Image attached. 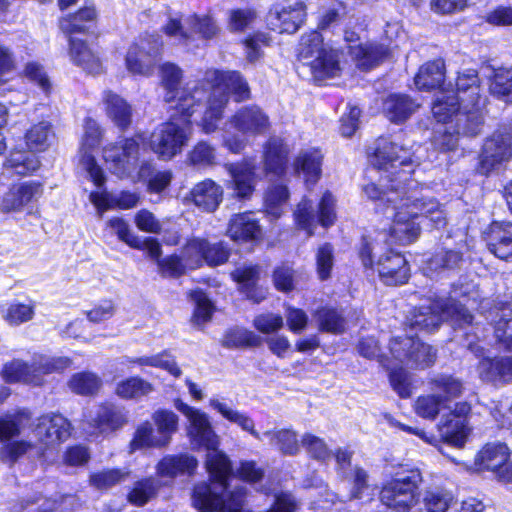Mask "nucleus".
<instances>
[{
  "label": "nucleus",
  "mask_w": 512,
  "mask_h": 512,
  "mask_svg": "<svg viewBox=\"0 0 512 512\" xmlns=\"http://www.w3.org/2000/svg\"><path fill=\"white\" fill-rule=\"evenodd\" d=\"M188 419L187 435L193 449L207 451L205 466L209 481L195 485L193 506L202 512H251L244 509L247 489L238 486L227 492L232 466L227 455L218 449L220 438L209 416L199 409L181 403L177 407Z\"/></svg>",
  "instance_id": "obj_1"
},
{
  "label": "nucleus",
  "mask_w": 512,
  "mask_h": 512,
  "mask_svg": "<svg viewBox=\"0 0 512 512\" xmlns=\"http://www.w3.org/2000/svg\"><path fill=\"white\" fill-rule=\"evenodd\" d=\"M372 165L385 175L381 177L380 185L374 183L363 187L364 194L376 202V210L383 209L395 202L403 192L410 189L411 178L415 167L419 164L412 147L398 137L379 138L370 156Z\"/></svg>",
  "instance_id": "obj_2"
},
{
  "label": "nucleus",
  "mask_w": 512,
  "mask_h": 512,
  "mask_svg": "<svg viewBox=\"0 0 512 512\" xmlns=\"http://www.w3.org/2000/svg\"><path fill=\"white\" fill-rule=\"evenodd\" d=\"M359 353L366 358H379V361L390 370V382L393 389L402 398L411 394L407 374L402 366L409 368H426L434 363V349L413 337H395L390 341L389 350L392 360L379 355L378 342L373 338H363L358 345Z\"/></svg>",
  "instance_id": "obj_3"
},
{
  "label": "nucleus",
  "mask_w": 512,
  "mask_h": 512,
  "mask_svg": "<svg viewBox=\"0 0 512 512\" xmlns=\"http://www.w3.org/2000/svg\"><path fill=\"white\" fill-rule=\"evenodd\" d=\"M410 189L395 202L381 211L387 219H392L390 237L401 245H407L417 239L420 233L416 219L422 215L439 229L446 225V213L433 198H426L419 189L418 182H411Z\"/></svg>",
  "instance_id": "obj_4"
},
{
  "label": "nucleus",
  "mask_w": 512,
  "mask_h": 512,
  "mask_svg": "<svg viewBox=\"0 0 512 512\" xmlns=\"http://www.w3.org/2000/svg\"><path fill=\"white\" fill-rule=\"evenodd\" d=\"M146 149V138L138 134L133 138H127L119 145H111L104 149V159L110 171L118 177H133L148 179V189L151 192L160 193L166 189L172 175L168 171L152 174V163L141 158Z\"/></svg>",
  "instance_id": "obj_5"
},
{
  "label": "nucleus",
  "mask_w": 512,
  "mask_h": 512,
  "mask_svg": "<svg viewBox=\"0 0 512 512\" xmlns=\"http://www.w3.org/2000/svg\"><path fill=\"white\" fill-rule=\"evenodd\" d=\"M204 82L207 84L210 94L200 125L205 133H212L222 119L229 95L233 94L236 101H243L250 97V90L248 83L236 71L222 72L209 69L205 72Z\"/></svg>",
  "instance_id": "obj_6"
},
{
  "label": "nucleus",
  "mask_w": 512,
  "mask_h": 512,
  "mask_svg": "<svg viewBox=\"0 0 512 512\" xmlns=\"http://www.w3.org/2000/svg\"><path fill=\"white\" fill-rule=\"evenodd\" d=\"M480 80L474 69H466L458 74L456 97L461 102L458 114L459 131L467 135H478L483 126L485 99L480 95Z\"/></svg>",
  "instance_id": "obj_7"
},
{
  "label": "nucleus",
  "mask_w": 512,
  "mask_h": 512,
  "mask_svg": "<svg viewBox=\"0 0 512 512\" xmlns=\"http://www.w3.org/2000/svg\"><path fill=\"white\" fill-rule=\"evenodd\" d=\"M195 111L189 110L187 114L175 110L169 121L159 125L150 135V149L165 160L180 153L192 134L190 118Z\"/></svg>",
  "instance_id": "obj_8"
},
{
  "label": "nucleus",
  "mask_w": 512,
  "mask_h": 512,
  "mask_svg": "<svg viewBox=\"0 0 512 512\" xmlns=\"http://www.w3.org/2000/svg\"><path fill=\"white\" fill-rule=\"evenodd\" d=\"M299 56L310 66L313 77L322 81L340 74V52L323 42L318 31H312L301 38Z\"/></svg>",
  "instance_id": "obj_9"
},
{
  "label": "nucleus",
  "mask_w": 512,
  "mask_h": 512,
  "mask_svg": "<svg viewBox=\"0 0 512 512\" xmlns=\"http://www.w3.org/2000/svg\"><path fill=\"white\" fill-rule=\"evenodd\" d=\"M449 320L452 325L464 327L472 323V314L452 298L437 299L429 306H421L410 320L413 328L426 332L436 330L442 321Z\"/></svg>",
  "instance_id": "obj_10"
},
{
  "label": "nucleus",
  "mask_w": 512,
  "mask_h": 512,
  "mask_svg": "<svg viewBox=\"0 0 512 512\" xmlns=\"http://www.w3.org/2000/svg\"><path fill=\"white\" fill-rule=\"evenodd\" d=\"M182 77V70L176 64L167 62L160 66L161 85L166 91L165 101L175 103L173 107L176 111L189 114V110L201 106L207 91L198 85L179 89Z\"/></svg>",
  "instance_id": "obj_11"
},
{
  "label": "nucleus",
  "mask_w": 512,
  "mask_h": 512,
  "mask_svg": "<svg viewBox=\"0 0 512 512\" xmlns=\"http://www.w3.org/2000/svg\"><path fill=\"white\" fill-rule=\"evenodd\" d=\"M70 364L71 360L67 357L39 355L33 359L31 365L22 360L14 359L4 365L2 377L8 383L25 382L39 385L43 375L62 371Z\"/></svg>",
  "instance_id": "obj_12"
},
{
  "label": "nucleus",
  "mask_w": 512,
  "mask_h": 512,
  "mask_svg": "<svg viewBox=\"0 0 512 512\" xmlns=\"http://www.w3.org/2000/svg\"><path fill=\"white\" fill-rule=\"evenodd\" d=\"M162 30L175 44L185 46L193 42L194 35H198L201 39L209 40L215 38L220 32V28L215 20L207 15H190L184 20L177 15H170Z\"/></svg>",
  "instance_id": "obj_13"
},
{
  "label": "nucleus",
  "mask_w": 512,
  "mask_h": 512,
  "mask_svg": "<svg viewBox=\"0 0 512 512\" xmlns=\"http://www.w3.org/2000/svg\"><path fill=\"white\" fill-rule=\"evenodd\" d=\"M163 42L158 34L141 35L126 55V67L132 74L150 76L160 59Z\"/></svg>",
  "instance_id": "obj_14"
},
{
  "label": "nucleus",
  "mask_w": 512,
  "mask_h": 512,
  "mask_svg": "<svg viewBox=\"0 0 512 512\" xmlns=\"http://www.w3.org/2000/svg\"><path fill=\"white\" fill-rule=\"evenodd\" d=\"M512 158V128L499 129L486 139L480 155L477 171L489 175L498 171Z\"/></svg>",
  "instance_id": "obj_15"
},
{
  "label": "nucleus",
  "mask_w": 512,
  "mask_h": 512,
  "mask_svg": "<svg viewBox=\"0 0 512 512\" xmlns=\"http://www.w3.org/2000/svg\"><path fill=\"white\" fill-rule=\"evenodd\" d=\"M101 139V129L98 123L87 118L84 123V135L81 143L82 157L81 162L85 167L89 177L96 186L101 187L105 182L102 169L96 164L91 152L98 147Z\"/></svg>",
  "instance_id": "obj_16"
},
{
  "label": "nucleus",
  "mask_w": 512,
  "mask_h": 512,
  "mask_svg": "<svg viewBox=\"0 0 512 512\" xmlns=\"http://www.w3.org/2000/svg\"><path fill=\"white\" fill-rule=\"evenodd\" d=\"M228 125L242 136L254 137L266 133L270 128L268 115L258 106L239 109L228 121Z\"/></svg>",
  "instance_id": "obj_17"
},
{
  "label": "nucleus",
  "mask_w": 512,
  "mask_h": 512,
  "mask_svg": "<svg viewBox=\"0 0 512 512\" xmlns=\"http://www.w3.org/2000/svg\"><path fill=\"white\" fill-rule=\"evenodd\" d=\"M306 17L305 5L295 2L288 6L274 7L267 15V25L271 30L279 33H295Z\"/></svg>",
  "instance_id": "obj_18"
},
{
  "label": "nucleus",
  "mask_w": 512,
  "mask_h": 512,
  "mask_svg": "<svg viewBox=\"0 0 512 512\" xmlns=\"http://www.w3.org/2000/svg\"><path fill=\"white\" fill-rule=\"evenodd\" d=\"M35 436L46 446L66 441L71 435L70 422L60 414H45L38 418Z\"/></svg>",
  "instance_id": "obj_19"
},
{
  "label": "nucleus",
  "mask_w": 512,
  "mask_h": 512,
  "mask_svg": "<svg viewBox=\"0 0 512 512\" xmlns=\"http://www.w3.org/2000/svg\"><path fill=\"white\" fill-rule=\"evenodd\" d=\"M231 177L229 188L239 199H248L254 192L256 185L255 164L253 161L244 160L237 163H229L225 166Z\"/></svg>",
  "instance_id": "obj_20"
},
{
  "label": "nucleus",
  "mask_w": 512,
  "mask_h": 512,
  "mask_svg": "<svg viewBox=\"0 0 512 512\" xmlns=\"http://www.w3.org/2000/svg\"><path fill=\"white\" fill-rule=\"evenodd\" d=\"M376 267L380 278L386 285L404 284L409 278V267L406 259L400 253L392 250L379 256Z\"/></svg>",
  "instance_id": "obj_21"
},
{
  "label": "nucleus",
  "mask_w": 512,
  "mask_h": 512,
  "mask_svg": "<svg viewBox=\"0 0 512 512\" xmlns=\"http://www.w3.org/2000/svg\"><path fill=\"white\" fill-rule=\"evenodd\" d=\"M127 423L125 411L114 405H102L97 408L95 416L88 422L86 432L90 435L110 433L122 428Z\"/></svg>",
  "instance_id": "obj_22"
},
{
  "label": "nucleus",
  "mask_w": 512,
  "mask_h": 512,
  "mask_svg": "<svg viewBox=\"0 0 512 512\" xmlns=\"http://www.w3.org/2000/svg\"><path fill=\"white\" fill-rule=\"evenodd\" d=\"M488 250L497 258L512 261V223L493 222L486 232Z\"/></svg>",
  "instance_id": "obj_23"
},
{
  "label": "nucleus",
  "mask_w": 512,
  "mask_h": 512,
  "mask_svg": "<svg viewBox=\"0 0 512 512\" xmlns=\"http://www.w3.org/2000/svg\"><path fill=\"white\" fill-rule=\"evenodd\" d=\"M42 186L38 182L28 181L13 185L4 195L1 207L5 211H19L42 195Z\"/></svg>",
  "instance_id": "obj_24"
},
{
  "label": "nucleus",
  "mask_w": 512,
  "mask_h": 512,
  "mask_svg": "<svg viewBox=\"0 0 512 512\" xmlns=\"http://www.w3.org/2000/svg\"><path fill=\"white\" fill-rule=\"evenodd\" d=\"M289 151L281 138H269L263 151V166L267 175L282 176L285 173Z\"/></svg>",
  "instance_id": "obj_25"
},
{
  "label": "nucleus",
  "mask_w": 512,
  "mask_h": 512,
  "mask_svg": "<svg viewBox=\"0 0 512 512\" xmlns=\"http://www.w3.org/2000/svg\"><path fill=\"white\" fill-rule=\"evenodd\" d=\"M477 370L485 382L509 383L512 381V357L483 358Z\"/></svg>",
  "instance_id": "obj_26"
},
{
  "label": "nucleus",
  "mask_w": 512,
  "mask_h": 512,
  "mask_svg": "<svg viewBox=\"0 0 512 512\" xmlns=\"http://www.w3.org/2000/svg\"><path fill=\"white\" fill-rule=\"evenodd\" d=\"M227 234L235 241H257L262 237V230L251 212L234 215L228 225Z\"/></svg>",
  "instance_id": "obj_27"
},
{
  "label": "nucleus",
  "mask_w": 512,
  "mask_h": 512,
  "mask_svg": "<svg viewBox=\"0 0 512 512\" xmlns=\"http://www.w3.org/2000/svg\"><path fill=\"white\" fill-rule=\"evenodd\" d=\"M102 101L108 118L119 129L125 130L131 125L132 108L124 98L111 90H105Z\"/></svg>",
  "instance_id": "obj_28"
},
{
  "label": "nucleus",
  "mask_w": 512,
  "mask_h": 512,
  "mask_svg": "<svg viewBox=\"0 0 512 512\" xmlns=\"http://www.w3.org/2000/svg\"><path fill=\"white\" fill-rule=\"evenodd\" d=\"M322 154L317 149H305L300 151L293 162V168L297 175H302L306 185H314L320 178Z\"/></svg>",
  "instance_id": "obj_29"
},
{
  "label": "nucleus",
  "mask_w": 512,
  "mask_h": 512,
  "mask_svg": "<svg viewBox=\"0 0 512 512\" xmlns=\"http://www.w3.org/2000/svg\"><path fill=\"white\" fill-rule=\"evenodd\" d=\"M394 47L385 43L367 42L352 48V54L357 61V65L364 70H368L387 59Z\"/></svg>",
  "instance_id": "obj_30"
},
{
  "label": "nucleus",
  "mask_w": 512,
  "mask_h": 512,
  "mask_svg": "<svg viewBox=\"0 0 512 512\" xmlns=\"http://www.w3.org/2000/svg\"><path fill=\"white\" fill-rule=\"evenodd\" d=\"M193 203L201 210L213 212L217 209L223 198V189L210 179H206L191 191Z\"/></svg>",
  "instance_id": "obj_31"
},
{
  "label": "nucleus",
  "mask_w": 512,
  "mask_h": 512,
  "mask_svg": "<svg viewBox=\"0 0 512 512\" xmlns=\"http://www.w3.org/2000/svg\"><path fill=\"white\" fill-rule=\"evenodd\" d=\"M410 96L405 94H391L383 103V111L386 117L396 124L405 122L419 108Z\"/></svg>",
  "instance_id": "obj_32"
},
{
  "label": "nucleus",
  "mask_w": 512,
  "mask_h": 512,
  "mask_svg": "<svg viewBox=\"0 0 512 512\" xmlns=\"http://www.w3.org/2000/svg\"><path fill=\"white\" fill-rule=\"evenodd\" d=\"M508 457L509 449L506 444L488 443L477 454L475 465L480 471L488 470L498 474Z\"/></svg>",
  "instance_id": "obj_33"
},
{
  "label": "nucleus",
  "mask_w": 512,
  "mask_h": 512,
  "mask_svg": "<svg viewBox=\"0 0 512 512\" xmlns=\"http://www.w3.org/2000/svg\"><path fill=\"white\" fill-rule=\"evenodd\" d=\"M90 201L101 211L113 208L131 209L139 203V195L128 191H122L117 194L108 192H92L89 196Z\"/></svg>",
  "instance_id": "obj_34"
},
{
  "label": "nucleus",
  "mask_w": 512,
  "mask_h": 512,
  "mask_svg": "<svg viewBox=\"0 0 512 512\" xmlns=\"http://www.w3.org/2000/svg\"><path fill=\"white\" fill-rule=\"evenodd\" d=\"M259 275L260 267L252 264L240 266L231 273L233 280L241 285L246 296L256 303L261 302L266 295L263 289L256 287Z\"/></svg>",
  "instance_id": "obj_35"
},
{
  "label": "nucleus",
  "mask_w": 512,
  "mask_h": 512,
  "mask_svg": "<svg viewBox=\"0 0 512 512\" xmlns=\"http://www.w3.org/2000/svg\"><path fill=\"white\" fill-rule=\"evenodd\" d=\"M209 405L212 409L217 411L223 418L237 425L243 431L248 432L255 439H262L261 435L255 429L254 420L247 413L232 408L227 403L221 401L217 397H212L209 400Z\"/></svg>",
  "instance_id": "obj_36"
},
{
  "label": "nucleus",
  "mask_w": 512,
  "mask_h": 512,
  "mask_svg": "<svg viewBox=\"0 0 512 512\" xmlns=\"http://www.w3.org/2000/svg\"><path fill=\"white\" fill-rule=\"evenodd\" d=\"M69 46V55L74 64L90 74H99L102 71L100 59L91 51L85 42L71 37L69 39Z\"/></svg>",
  "instance_id": "obj_37"
},
{
  "label": "nucleus",
  "mask_w": 512,
  "mask_h": 512,
  "mask_svg": "<svg viewBox=\"0 0 512 512\" xmlns=\"http://www.w3.org/2000/svg\"><path fill=\"white\" fill-rule=\"evenodd\" d=\"M197 459L183 454L179 456H165L156 467L158 476L175 478L179 474H191L197 468Z\"/></svg>",
  "instance_id": "obj_38"
},
{
  "label": "nucleus",
  "mask_w": 512,
  "mask_h": 512,
  "mask_svg": "<svg viewBox=\"0 0 512 512\" xmlns=\"http://www.w3.org/2000/svg\"><path fill=\"white\" fill-rule=\"evenodd\" d=\"M96 18V11L93 6H86L73 15L60 19L59 26L62 32L69 36V39L76 33L87 32Z\"/></svg>",
  "instance_id": "obj_39"
},
{
  "label": "nucleus",
  "mask_w": 512,
  "mask_h": 512,
  "mask_svg": "<svg viewBox=\"0 0 512 512\" xmlns=\"http://www.w3.org/2000/svg\"><path fill=\"white\" fill-rule=\"evenodd\" d=\"M442 439L456 447H462L469 433L467 421L464 418H453L446 415L438 425Z\"/></svg>",
  "instance_id": "obj_40"
},
{
  "label": "nucleus",
  "mask_w": 512,
  "mask_h": 512,
  "mask_svg": "<svg viewBox=\"0 0 512 512\" xmlns=\"http://www.w3.org/2000/svg\"><path fill=\"white\" fill-rule=\"evenodd\" d=\"M444 62L434 60L420 67L414 78V83L419 90H431L439 87L444 80Z\"/></svg>",
  "instance_id": "obj_41"
},
{
  "label": "nucleus",
  "mask_w": 512,
  "mask_h": 512,
  "mask_svg": "<svg viewBox=\"0 0 512 512\" xmlns=\"http://www.w3.org/2000/svg\"><path fill=\"white\" fill-rule=\"evenodd\" d=\"M431 391L447 405L448 402L460 397L463 393V383L460 379L452 376L441 374L437 375L430 381Z\"/></svg>",
  "instance_id": "obj_42"
},
{
  "label": "nucleus",
  "mask_w": 512,
  "mask_h": 512,
  "mask_svg": "<svg viewBox=\"0 0 512 512\" xmlns=\"http://www.w3.org/2000/svg\"><path fill=\"white\" fill-rule=\"evenodd\" d=\"M460 105L454 92L440 91L432 105V113L438 122L446 123L455 113L461 112Z\"/></svg>",
  "instance_id": "obj_43"
},
{
  "label": "nucleus",
  "mask_w": 512,
  "mask_h": 512,
  "mask_svg": "<svg viewBox=\"0 0 512 512\" xmlns=\"http://www.w3.org/2000/svg\"><path fill=\"white\" fill-rule=\"evenodd\" d=\"M120 364H138L140 366L158 367L167 370L171 375L175 377H179L181 375V369L178 367L175 360L166 352L138 358L123 357L120 359Z\"/></svg>",
  "instance_id": "obj_44"
},
{
  "label": "nucleus",
  "mask_w": 512,
  "mask_h": 512,
  "mask_svg": "<svg viewBox=\"0 0 512 512\" xmlns=\"http://www.w3.org/2000/svg\"><path fill=\"white\" fill-rule=\"evenodd\" d=\"M54 136L51 124L47 121H41L27 130L25 141L30 150L44 151L51 145Z\"/></svg>",
  "instance_id": "obj_45"
},
{
  "label": "nucleus",
  "mask_w": 512,
  "mask_h": 512,
  "mask_svg": "<svg viewBox=\"0 0 512 512\" xmlns=\"http://www.w3.org/2000/svg\"><path fill=\"white\" fill-rule=\"evenodd\" d=\"M489 89L490 93L498 100L512 103V68L495 70Z\"/></svg>",
  "instance_id": "obj_46"
},
{
  "label": "nucleus",
  "mask_w": 512,
  "mask_h": 512,
  "mask_svg": "<svg viewBox=\"0 0 512 512\" xmlns=\"http://www.w3.org/2000/svg\"><path fill=\"white\" fill-rule=\"evenodd\" d=\"M166 447L154 431L149 422L142 423L135 431L134 437L129 444V452L134 453L136 450L144 448H163Z\"/></svg>",
  "instance_id": "obj_47"
},
{
  "label": "nucleus",
  "mask_w": 512,
  "mask_h": 512,
  "mask_svg": "<svg viewBox=\"0 0 512 512\" xmlns=\"http://www.w3.org/2000/svg\"><path fill=\"white\" fill-rule=\"evenodd\" d=\"M0 312L6 322L17 326L33 318L34 306L31 303L7 302L1 305Z\"/></svg>",
  "instance_id": "obj_48"
},
{
  "label": "nucleus",
  "mask_w": 512,
  "mask_h": 512,
  "mask_svg": "<svg viewBox=\"0 0 512 512\" xmlns=\"http://www.w3.org/2000/svg\"><path fill=\"white\" fill-rule=\"evenodd\" d=\"M159 483L152 477L135 482L128 494V501L135 506H143L153 499L159 490Z\"/></svg>",
  "instance_id": "obj_49"
},
{
  "label": "nucleus",
  "mask_w": 512,
  "mask_h": 512,
  "mask_svg": "<svg viewBox=\"0 0 512 512\" xmlns=\"http://www.w3.org/2000/svg\"><path fill=\"white\" fill-rule=\"evenodd\" d=\"M289 198V191L283 184L271 185L265 194L266 212L273 218H279Z\"/></svg>",
  "instance_id": "obj_50"
},
{
  "label": "nucleus",
  "mask_w": 512,
  "mask_h": 512,
  "mask_svg": "<svg viewBox=\"0 0 512 512\" xmlns=\"http://www.w3.org/2000/svg\"><path fill=\"white\" fill-rule=\"evenodd\" d=\"M152 419L156 425V432L163 441L164 445H169L172 435L178 429V416L168 410L156 411Z\"/></svg>",
  "instance_id": "obj_51"
},
{
  "label": "nucleus",
  "mask_w": 512,
  "mask_h": 512,
  "mask_svg": "<svg viewBox=\"0 0 512 512\" xmlns=\"http://www.w3.org/2000/svg\"><path fill=\"white\" fill-rule=\"evenodd\" d=\"M263 436L270 438L271 444L275 445L282 454L295 455L299 452L297 435L292 430L266 431Z\"/></svg>",
  "instance_id": "obj_52"
},
{
  "label": "nucleus",
  "mask_w": 512,
  "mask_h": 512,
  "mask_svg": "<svg viewBox=\"0 0 512 512\" xmlns=\"http://www.w3.org/2000/svg\"><path fill=\"white\" fill-rule=\"evenodd\" d=\"M68 385L76 394L92 395L100 389L102 381L100 377L93 372H79L71 377Z\"/></svg>",
  "instance_id": "obj_53"
},
{
  "label": "nucleus",
  "mask_w": 512,
  "mask_h": 512,
  "mask_svg": "<svg viewBox=\"0 0 512 512\" xmlns=\"http://www.w3.org/2000/svg\"><path fill=\"white\" fill-rule=\"evenodd\" d=\"M152 390L149 382L139 377H130L117 384L116 394L124 399H138L148 395Z\"/></svg>",
  "instance_id": "obj_54"
},
{
  "label": "nucleus",
  "mask_w": 512,
  "mask_h": 512,
  "mask_svg": "<svg viewBox=\"0 0 512 512\" xmlns=\"http://www.w3.org/2000/svg\"><path fill=\"white\" fill-rule=\"evenodd\" d=\"M453 502V495L447 491L427 490L422 496L423 510L420 512H446Z\"/></svg>",
  "instance_id": "obj_55"
},
{
  "label": "nucleus",
  "mask_w": 512,
  "mask_h": 512,
  "mask_svg": "<svg viewBox=\"0 0 512 512\" xmlns=\"http://www.w3.org/2000/svg\"><path fill=\"white\" fill-rule=\"evenodd\" d=\"M462 261V254L455 250H440L427 262L426 269L429 272L452 270L458 267Z\"/></svg>",
  "instance_id": "obj_56"
},
{
  "label": "nucleus",
  "mask_w": 512,
  "mask_h": 512,
  "mask_svg": "<svg viewBox=\"0 0 512 512\" xmlns=\"http://www.w3.org/2000/svg\"><path fill=\"white\" fill-rule=\"evenodd\" d=\"M446 407L447 405L434 392L419 396L414 404L415 413L419 417L429 420H434L440 410Z\"/></svg>",
  "instance_id": "obj_57"
},
{
  "label": "nucleus",
  "mask_w": 512,
  "mask_h": 512,
  "mask_svg": "<svg viewBox=\"0 0 512 512\" xmlns=\"http://www.w3.org/2000/svg\"><path fill=\"white\" fill-rule=\"evenodd\" d=\"M207 240L202 238H192L185 245L182 251L183 261L190 269L199 267L206 262Z\"/></svg>",
  "instance_id": "obj_58"
},
{
  "label": "nucleus",
  "mask_w": 512,
  "mask_h": 512,
  "mask_svg": "<svg viewBox=\"0 0 512 512\" xmlns=\"http://www.w3.org/2000/svg\"><path fill=\"white\" fill-rule=\"evenodd\" d=\"M315 318L321 331L339 334L345 330V320L335 309L321 308L316 311Z\"/></svg>",
  "instance_id": "obj_59"
},
{
  "label": "nucleus",
  "mask_w": 512,
  "mask_h": 512,
  "mask_svg": "<svg viewBox=\"0 0 512 512\" xmlns=\"http://www.w3.org/2000/svg\"><path fill=\"white\" fill-rule=\"evenodd\" d=\"M260 343V338L244 328H235L226 332L222 344L227 348L253 347Z\"/></svg>",
  "instance_id": "obj_60"
},
{
  "label": "nucleus",
  "mask_w": 512,
  "mask_h": 512,
  "mask_svg": "<svg viewBox=\"0 0 512 512\" xmlns=\"http://www.w3.org/2000/svg\"><path fill=\"white\" fill-rule=\"evenodd\" d=\"M129 476V471L121 469H107L94 473L90 476L91 486L98 490H107L123 481Z\"/></svg>",
  "instance_id": "obj_61"
},
{
  "label": "nucleus",
  "mask_w": 512,
  "mask_h": 512,
  "mask_svg": "<svg viewBox=\"0 0 512 512\" xmlns=\"http://www.w3.org/2000/svg\"><path fill=\"white\" fill-rule=\"evenodd\" d=\"M295 221L299 228L307 232L308 237L314 234V229L317 225V220L313 208V203L307 198H303L298 204L294 212Z\"/></svg>",
  "instance_id": "obj_62"
},
{
  "label": "nucleus",
  "mask_w": 512,
  "mask_h": 512,
  "mask_svg": "<svg viewBox=\"0 0 512 512\" xmlns=\"http://www.w3.org/2000/svg\"><path fill=\"white\" fill-rule=\"evenodd\" d=\"M6 166L14 170L18 175H27L38 169L39 160L33 154H27L19 151L11 153L6 162Z\"/></svg>",
  "instance_id": "obj_63"
},
{
  "label": "nucleus",
  "mask_w": 512,
  "mask_h": 512,
  "mask_svg": "<svg viewBox=\"0 0 512 512\" xmlns=\"http://www.w3.org/2000/svg\"><path fill=\"white\" fill-rule=\"evenodd\" d=\"M191 300L195 304V311L193 314V321L197 325L204 324L207 322L212 315L213 305L211 301L207 298L205 293L201 290H194L190 292Z\"/></svg>",
  "instance_id": "obj_64"
}]
</instances>
